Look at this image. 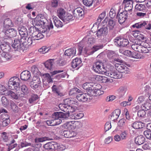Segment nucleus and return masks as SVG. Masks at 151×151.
Here are the masks:
<instances>
[{"label": "nucleus", "instance_id": "obj_10", "mask_svg": "<svg viewBox=\"0 0 151 151\" xmlns=\"http://www.w3.org/2000/svg\"><path fill=\"white\" fill-rule=\"evenodd\" d=\"M127 14L126 11H124L121 12L118 16L117 15V17H118V22L120 24L124 23L128 18Z\"/></svg>", "mask_w": 151, "mask_h": 151}, {"label": "nucleus", "instance_id": "obj_34", "mask_svg": "<svg viewBox=\"0 0 151 151\" xmlns=\"http://www.w3.org/2000/svg\"><path fill=\"white\" fill-rule=\"evenodd\" d=\"M52 76V75L51 76L48 73L45 74L43 75V80L48 83H52L53 80Z\"/></svg>", "mask_w": 151, "mask_h": 151}, {"label": "nucleus", "instance_id": "obj_29", "mask_svg": "<svg viewBox=\"0 0 151 151\" xmlns=\"http://www.w3.org/2000/svg\"><path fill=\"white\" fill-rule=\"evenodd\" d=\"M52 17L55 26L58 28L62 27L63 24L60 20L55 16H53Z\"/></svg>", "mask_w": 151, "mask_h": 151}, {"label": "nucleus", "instance_id": "obj_1", "mask_svg": "<svg viewBox=\"0 0 151 151\" xmlns=\"http://www.w3.org/2000/svg\"><path fill=\"white\" fill-rule=\"evenodd\" d=\"M47 22L46 19L42 15H38L37 16L34 20L33 25H35L38 31H41L42 29L45 27V23Z\"/></svg>", "mask_w": 151, "mask_h": 151}, {"label": "nucleus", "instance_id": "obj_8", "mask_svg": "<svg viewBox=\"0 0 151 151\" xmlns=\"http://www.w3.org/2000/svg\"><path fill=\"white\" fill-rule=\"evenodd\" d=\"M133 1L132 0H124L122 2V5L124 6L125 11L127 12V11L132 10L133 9Z\"/></svg>", "mask_w": 151, "mask_h": 151}, {"label": "nucleus", "instance_id": "obj_31", "mask_svg": "<svg viewBox=\"0 0 151 151\" xmlns=\"http://www.w3.org/2000/svg\"><path fill=\"white\" fill-rule=\"evenodd\" d=\"M54 59H50L47 60L45 63V65L47 69L51 70L54 64Z\"/></svg>", "mask_w": 151, "mask_h": 151}, {"label": "nucleus", "instance_id": "obj_22", "mask_svg": "<svg viewBox=\"0 0 151 151\" xmlns=\"http://www.w3.org/2000/svg\"><path fill=\"white\" fill-rule=\"evenodd\" d=\"M121 113V111L119 109L115 110L111 115V119L112 121L117 119L119 117Z\"/></svg>", "mask_w": 151, "mask_h": 151}, {"label": "nucleus", "instance_id": "obj_15", "mask_svg": "<svg viewBox=\"0 0 151 151\" xmlns=\"http://www.w3.org/2000/svg\"><path fill=\"white\" fill-rule=\"evenodd\" d=\"M108 29L106 26H104L98 30L97 31L96 35L98 37H101L104 35H106L108 32Z\"/></svg>", "mask_w": 151, "mask_h": 151}, {"label": "nucleus", "instance_id": "obj_12", "mask_svg": "<svg viewBox=\"0 0 151 151\" xmlns=\"http://www.w3.org/2000/svg\"><path fill=\"white\" fill-rule=\"evenodd\" d=\"M5 36L8 38H13L16 37L17 35L16 31L13 28L7 29L4 33Z\"/></svg>", "mask_w": 151, "mask_h": 151}, {"label": "nucleus", "instance_id": "obj_51", "mask_svg": "<svg viewBox=\"0 0 151 151\" xmlns=\"http://www.w3.org/2000/svg\"><path fill=\"white\" fill-rule=\"evenodd\" d=\"M50 49V47H46L43 46L39 49L38 51L42 54H44L48 52Z\"/></svg>", "mask_w": 151, "mask_h": 151}, {"label": "nucleus", "instance_id": "obj_59", "mask_svg": "<svg viewBox=\"0 0 151 151\" xmlns=\"http://www.w3.org/2000/svg\"><path fill=\"white\" fill-rule=\"evenodd\" d=\"M94 0H83V4L86 6L89 7L91 6Z\"/></svg>", "mask_w": 151, "mask_h": 151}, {"label": "nucleus", "instance_id": "obj_9", "mask_svg": "<svg viewBox=\"0 0 151 151\" xmlns=\"http://www.w3.org/2000/svg\"><path fill=\"white\" fill-rule=\"evenodd\" d=\"M84 13L83 9L81 7H79L75 9L73 11V14L74 17L76 18L79 19L82 18L84 15Z\"/></svg>", "mask_w": 151, "mask_h": 151}, {"label": "nucleus", "instance_id": "obj_27", "mask_svg": "<svg viewBox=\"0 0 151 151\" xmlns=\"http://www.w3.org/2000/svg\"><path fill=\"white\" fill-rule=\"evenodd\" d=\"M75 19L74 17H73L71 14L66 12L63 18L61 19L63 22H67L72 21Z\"/></svg>", "mask_w": 151, "mask_h": 151}, {"label": "nucleus", "instance_id": "obj_32", "mask_svg": "<svg viewBox=\"0 0 151 151\" xmlns=\"http://www.w3.org/2000/svg\"><path fill=\"white\" fill-rule=\"evenodd\" d=\"M136 11H140L145 12L147 11L146 8L144 5L138 4L135 7Z\"/></svg>", "mask_w": 151, "mask_h": 151}, {"label": "nucleus", "instance_id": "obj_41", "mask_svg": "<svg viewBox=\"0 0 151 151\" xmlns=\"http://www.w3.org/2000/svg\"><path fill=\"white\" fill-rule=\"evenodd\" d=\"M83 87L84 89L86 90L87 91L90 92L92 90L93 86L89 83H86L83 84Z\"/></svg>", "mask_w": 151, "mask_h": 151}, {"label": "nucleus", "instance_id": "obj_18", "mask_svg": "<svg viewBox=\"0 0 151 151\" xmlns=\"http://www.w3.org/2000/svg\"><path fill=\"white\" fill-rule=\"evenodd\" d=\"M62 122L61 119H52L47 120L46 123L48 126H54L59 124Z\"/></svg>", "mask_w": 151, "mask_h": 151}, {"label": "nucleus", "instance_id": "obj_25", "mask_svg": "<svg viewBox=\"0 0 151 151\" xmlns=\"http://www.w3.org/2000/svg\"><path fill=\"white\" fill-rule=\"evenodd\" d=\"M107 54V57L109 59H113L115 61L119 62H121V60L119 59H116L115 58V57L116 55L114 51L111 50H109L108 51Z\"/></svg>", "mask_w": 151, "mask_h": 151}, {"label": "nucleus", "instance_id": "obj_19", "mask_svg": "<svg viewBox=\"0 0 151 151\" xmlns=\"http://www.w3.org/2000/svg\"><path fill=\"white\" fill-rule=\"evenodd\" d=\"M147 21H143L138 23H135L132 25V27L135 28H136L138 29L140 28H143L147 24Z\"/></svg>", "mask_w": 151, "mask_h": 151}, {"label": "nucleus", "instance_id": "obj_60", "mask_svg": "<svg viewBox=\"0 0 151 151\" xmlns=\"http://www.w3.org/2000/svg\"><path fill=\"white\" fill-rule=\"evenodd\" d=\"M52 145H51V148H50V151H53L54 150H57L58 148V144L56 142H52Z\"/></svg>", "mask_w": 151, "mask_h": 151}, {"label": "nucleus", "instance_id": "obj_49", "mask_svg": "<svg viewBox=\"0 0 151 151\" xmlns=\"http://www.w3.org/2000/svg\"><path fill=\"white\" fill-rule=\"evenodd\" d=\"M76 109V108L75 107L68 104L67 107V111H66V112L69 114V116L70 113L75 111Z\"/></svg>", "mask_w": 151, "mask_h": 151}, {"label": "nucleus", "instance_id": "obj_20", "mask_svg": "<svg viewBox=\"0 0 151 151\" xmlns=\"http://www.w3.org/2000/svg\"><path fill=\"white\" fill-rule=\"evenodd\" d=\"M63 134L65 137L70 138L76 136V133L72 131L65 130L63 132Z\"/></svg>", "mask_w": 151, "mask_h": 151}, {"label": "nucleus", "instance_id": "obj_13", "mask_svg": "<svg viewBox=\"0 0 151 151\" xmlns=\"http://www.w3.org/2000/svg\"><path fill=\"white\" fill-rule=\"evenodd\" d=\"M89 97L88 94L82 93L77 95L76 98L78 101L83 103L87 101L89 98Z\"/></svg>", "mask_w": 151, "mask_h": 151}, {"label": "nucleus", "instance_id": "obj_36", "mask_svg": "<svg viewBox=\"0 0 151 151\" xmlns=\"http://www.w3.org/2000/svg\"><path fill=\"white\" fill-rule=\"evenodd\" d=\"M13 26L12 20L9 18H7L4 20V26L5 28H8L11 27Z\"/></svg>", "mask_w": 151, "mask_h": 151}, {"label": "nucleus", "instance_id": "obj_47", "mask_svg": "<svg viewBox=\"0 0 151 151\" xmlns=\"http://www.w3.org/2000/svg\"><path fill=\"white\" fill-rule=\"evenodd\" d=\"M141 108L145 111L148 110L151 108V104L148 102H146L142 105Z\"/></svg>", "mask_w": 151, "mask_h": 151}, {"label": "nucleus", "instance_id": "obj_6", "mask_svg": "<svg viewBox=\"0 0 151 151\" xmlns=\"http://www.w3.org/2000/svg\"><path fill=\"white\" fill-rule=\"evenodd\" d=\"M114 41L116 45L122 47L127 46L129 43L127 38H115Z\"/></svg>", "mask_w": 151, "mask_h": 151}, {"label": "nucleus", "instance_id": "obj_63", "mask_svg": "<svg viewBox=\"0 0 151 151\" xmlns=\"http://www.w3.org/2000/svg\"><path fill=\"white\" fill-rule=\"evenodd\" d=\"M143 134L147 139H151V132L150 130L145 131L144 132Z\"/></svg>", "mask_w": 151, "mask_h": 151}, {"label": "nucleus", "instance_id": "obj_37", "mask_svg": "<svg viewBox=\"0 0 151 151\" xmlns=\"http://www.w3.org/2000/svg\"><path fill=\"white\" fill-rule=\"evenodd\" d=\"M2 139L4 142L10 143L11 138L10 136H8L7 134L5 132H3L2 133Z\"/></svg>", "mask_w": 151, "mask_h": 151}, {"label": "nucleus", "instance_id": "obj_43", "mask_svg": "<svg viewBox=\"0 0 151 151\" xmlns=\"http://www.w3.org/2000/svg\"><path fill=\"white\" fill-rule=\"evenodd\" d=\"M83 40H84L83 42L85 41L84 42V44L88 45L94 43L95 41V38H83Z\"/></svg>", "mask_w": 151, "mask_h": 151}, {"label": "nucleus", "instance_id": "obj_42", "mask_svg": "<svg viewBox=\"0 0 151 151\" xmlns=\"http://www.w3.org/2000/svg\"><path fill=\"white\" fill-rule=\"evenodd\" d=\"M20 47H19L17 50H19L21 52H25L28 50L29 47V46H28V45H24L22 43Z\"/></svg>", "mask_w": 151, "mask_h": 151}, {"label": "nucleus", "instance_id": "obj_2", "mask_svg": "<svg viewBox=\"0 0 151 151\" xmlns=\"http://www.w3.org/2000/svg\"><path fill=\"white\" fill-rule=\"evenodd\" d=\"M105 15L106 14L105 13H102L99 15L97 19V22L93 24V27L91 29V30L92 32L95 33L96 31H97V28L98 29L101 24L104 26L108 20L106 18L102 22H101L102 20L104 18Z\"/></svg>", "mask_w": 151, "mask_h": 151}, {"label": "nucleus", "instance_id": "obj_44", "mask_svg": "<svg viewBox=\"0 0 151 151\" xmlns=\"http://www.w3.org/2000/svg\"><path fill=\"white\" fill-rule=\"evenodd\" d=\"M142 40H143L144 38H141ZM131 40H132V42H133L134 44L137 45H139L143 44V43L144 42V41L140 40L139 38H130Z\"/></svg>", "mask_w": 151, "mask_h": 151}, {"label": "nucleus", "instance_id": "obj_26", "mask_svg": "<svg viewBox=\"0 0 151 151\" xmlns=\"http://www.w3.org/2000/svg\"><path fill=\"white\" fill-rule=\"evenodd\" d=\"M145 124L141 122H135L133 123L132 126L136 129H139L142 128L144 126Z\"/></svg>", "mask_w": 151, "mask_h": 151}, {"label": "nucleus", "instance_id": "obj_35", "mask_svg": "<svg viewBox=\"0 0 151 151\" xmlns=\"http://www.w3.org/2000/svg\"><path fill=\"white\" fill-rule=\"evenodd\" d=\"M66 12L62 8H59L57 10V15L61 19L63 18Z\"/></svg>", "mask_w": 151, "mask_h": 151}, {"label": "nucleus", "instance_id": "obj_24", "mask_svg": "<svg viewBox=\"0 0 151 151\" xmlns=\"http://www.w3.org/2000/svg\"><path fill=\"white\" fill-rule=\"evenodd\" d=\"M76 54V50L75 48L69 49L66 50L64 52L65 55L69 57V58L70 57L74 56Z\"/></svg>", "mask_w": 151, "mask_h": 151}, {"label": "nucleus", "instance_id": "obj_52", "mask_svg": "<svg viewBox=\"0 0 151 151\" xmlns=\"http://www.w3.org/2000/svg\"><path fill=\"white\" fill-rule=\"evenodd\" d=\"M1 101L2 104L4 106H7L9 104V100L5 96L2 97Z\"/></svg>", "mask_w": 151, "mask_h": 151}, {"label": "nucleus", "instance_id": "obj_3", "mask_svg": "<svg viewBox=\"0 0 151 151\" xmlns=\"http://www.w3.org/2000/svg\"><path fill=\"white\" fill-rule=\"evenodd\" d=\"M20 79L18 77L14 76L11 78L8 82L9 88L12 90H17L20 87Z\"/></svg>", "mask_w": 151, "mask_h": 151}, {"label": "nucleus", "instance_id": "obj_45", "mask_svg": "<svg viewBox=\"0 0 151 151\" xmlns=\"http://www.w3.org/2000/svg\"><path fill=\"white\" fill-rule=\"evenodd\" d=\"M8 52H3L1 53V56L4 58V60H8L11 59V55Z\"/></svg>", "mask_w": 151, "mask_h": 151}, {"label": "nucleus", "instance_id": "obj_61", "mask_svg": "<svg viewBox=\"0 0 151 151\" xmlns=\"http://www.w3.org/2000/svg\"><path fill=\"white\" fill-rule=\"evenodd\" d=\"M84 40H82L80 42V43L78 45V54L79 55H81L82 53L83 47L82 44L84 43Z\"/></svg>", "mask_w": 151, "mask_h": 151}, {"label": "nucleus", "instance_id": "obj_39", "mask_svg": "<svg viewBox=\"0 0 151 151\" xmlns=\"http://www.w3.org/2000/svg\"><path fill=\"white\" fill-rule=\"evenodd\" d=\"M116 24V21L112 19H109L107 24V26L109 30L113 29Z\"/></svg>", "mask_w": 151, "mask_h": 151}, {"label": "nucleus", "instance_id": "obj_14", "mask_svg": "<svg viewBox=\"0 0 151 151\" xmlns=\"http://www.w3.org/2000/svg\"><path fill=\"white\" fill-rule=\"evenodd\" d=\"M21 90L22 93L19 95L20 97H24L25 96L27 95L30 92V90L25 85H23L21 87Z\"/></svg>", "mask_w": 151, "mask_h": 151}, {"label": "nucleus", "instance_id": "obj_33", "mask_svg": "<svg viewBox=\"0 0 151 151\" xmlns=\"http://www.w3.org/2000/svg\"><path fill=\"white\" fill-rule=\"evenodd\" d=\"M21 42L24 45L29 46L32 43V38H20Z\"/></svg>", "mask_w": 151, "mask_h": 151}, {"label": "nucleus", "instance_id": "obj_16", "mask_svg": "<svg viewBox=\"0 0 151 151\" xmlns=\"http://www.w3.org/2000/svg\"><path fill=\"white\" fill-rule=\"evenodd\" d=\"M31 75L29 71L27 70L24 71L21 74V79L23 81H27L29 79Z\"/></svg>", "mask_w": 151, "mask_h": 151}, {"label": "nucleus", "instance_id": "obj_5", "mask_svg": "<svg viewBox=\"0 0 151 151\" xmlns=\"http://www.w3.org/2000/svg\"><path fill=\"white\" fill-rule=\"evenodd\" d=\"M104 74L107 76L116 79L120 78L122 76L121 72L113 70H106Z\"/></svg>", "mask_w": 151, "mask_h": 151}, {"label": "nucleus", "instance_id": "obj_28", "mask_svg": "<svg viewBox=\"0 0 151 151\" xmlns=\"http://www.w3.org/2000/svg\"><path fill=\"white\" fill-rule=\"evenodd\" d=\"M118 70V71H120L121 73L124 72L127 74H129L130 72L129 69L125 65L122 64L119 66Z\"/></svg>", "mask_w": 151, "mask_h": 151}, {"label": "nucleus", "instance_id": "obj_62", "mask_svg": "<svg viewBox=\"0 0 151 151\" xmlns=\"http://www.w3.org/2000/svg\"><path fill=\"white\" fill-rule=\"evenodd\" d=\"M103 47V46L102 45H94L93 47L92 48V53H93L97 51L98 50L102 49Z\"/></svg>", "mask_w": 151, "mask_h": 151}, {"label": "nucleus", "instance_id": "obj_30", "mask_svg": "<svg viewBox=\"0 0 151 151\" xmlns=\"http://www.w3.org/2000/svg\"><path fill=\"white\" fill-rule=\"evenodd\" d=\"M145 140V138L142 135L137 136L135 139V142L138 145H141L143 144Z\"/></svg>", "mask_w": 151, "mask_h": 151}, {"label": "nucleus", "instance_id": "obj_23", "mask_svg": "<svg viewBox=\"0 0 151 151\" xmlns=\"http://www.w3.org/2000/svg\"><path fill=\"white\" fill-rule=\"evenodd\" d=\"M127 91V88L126 86H121L117 90L118 93L120 97H123Z\"/></svg>", "mask_w": 151, "mask_h": 151}, {"label": "nucleus", "instance_id": "obj_4", "mask_svg": "<svg viewBox=\"0 0 151 151\" xmlns=\"http://www.w3.org/2000/svg\"><path fill=\"white\" fill-rule=\"evenodd\" d=\"M93 70L96 73L105 74L106 70L103 67V64L100 60L94 63L93 65Z\"/></svg>", "mask_w": 151, "mask_h": 151}, {"label": "nucleus", "instance_id": "obj_40", "mask_svg": "<svg viewBox=\"0 0 151 151\" xmlns=\"http://www.w3.org/2000/svg\"><path fill=\"white\" fill-rule=\"evenodd\" d=\"M76 122L75 121H70L66 122L63 125V127L65 129H71L73 127V124Z\"/></svg>", "mask_w": 151, "mask_h": 151}, {"label": "nucleus", "instance_id": "obj_48", "mask_svg": "<svg viewBox=\"0 0 151 151\" xmlns=\"http://www.w3.org/2000/svg\"><path fill=\"white\" fill-rule=\"evenodd\" d=\"M68 105V104H66L65 103L64 99L63 103L60 104L58 106L59 107L61 110L66 112V111H67V107Z\"/></svg>", "mask_w": 151, "mask_h": 151}, {"label": "nucleus", "instance_id": "obj_56", "mask_svg": "<svg viewBox=\"0 0 151 151\" xmlns=\"http://www.w3.org/2000/svg\"><path fill=\"white\" fill-rule=\"evenodd\" d=\"M30 85L41 84L40 79L37 78H33L32 81L30 83Z\"/></svg>", "mask_w": 151, "mask_h": 151}, {"label": "nucleus", "instance_id": "obj_64", "mask_svg": "<svg viewBox=\"0 0 151 151\" xmlns=\"http://www.w3.org/2000/svg\"><path fill=\"white\" fill-rule=\"evenodd\" d=\"M31 72L34 75H37L38 73V69L35 65L32 66L31 67Z\"/></svg>", "mask_w": 151, "mask_h": 151}, {"label": "nucleus", "instance_id": "obj_21", "mask_svg": "<svg viewBox=\"0 0 151 151\" xmlns=\"http://www.w3.org/2000/svg\"><path fill=\"white\" fill-rule=\"evenodd\" d=\"M95 89H93L90 91V94L92 96H100L104 93V91L100 88H95Z\"/></svg>", "mask_w": 151, "mask_h": 151}, {"label": "nucleus", "instance_id": "obj_53", "mask_svg": "<svg viewBox=\"0 0 151 151\" xmlns=\"http://www.w3.org/2000/svg\"><path fill=\"white\" fill-rule=\"evenodd\" d=\"M65 101L66 104H68L71 106L73 104H76L77 103V101L73 99H65Z\"/></svg>", "mask_w": 151, "mask_h": 151}, {"label": "nucleus", "instance_id": "obj_46", "mask_svg": "<svg viewBox=\"0 0 151 151\" xmlns=\"http://www.w3.org/2000/svg\"><path fill=\"white\" fill-rule=\"evenodd\" d=\"M38 99V96L36 95L33 94L29 99V101L31 104H33L35 103L36 101Z\"/></svg>", "mask_w": 151, "mask_h": 151}, {"label": "nucleus", "instance_id": "obj_50", "mask_svg": "<svg viewBox=\"0 0 151 151\" xmlns=\"http://www.w3.org/2000/svg\"><path fill=\"white\" fill-rule=\"evenodd\" d=\"M131 55L130 57L134 58L141 59L142 57L140 53L135 51L132 52Z\"/></svg>", "mask_w": 151, "mask_h": 151}, {"label": "nucleus", "instance_id": "obj_55", "mask_svg": "<svg viewBox=\"0 0 151 151\" xmlns=\"http://www.w3.org/2000/svg\"><path fill=\"white\" fill-rule=\"evenodd\" d=\"M6 93L7 95L11 96L12 98L15 99H18V96L12 91H8Z\"/></svg>", "mask_w": 151, "mask_h": 151}, {"label": "nucleus", "instance_id": "obj_57", "mask_svg": "<svg viewBox=\"0 0 151 151\" xmlns=\"http://www.w3.org/2000/svg\"><path fill=\"white\" fill-rule=\"evenodd\" d=\"M146 114V112L143 109L139 110L137 112L138 116L141 118H144Z\"/></svg>", "mask_w": 151, "mask_h": 151}, {"label": "nucleus", "instance_id": "obj_38", "mask_svg": "<svg viewBox=\"0 0 151 151\" xmlns=\"http://www.w3.org/2000/svg\"><path fill=\"white\" fill-rule=\"evenodd\" d=\"M21 41H20L19 39L16 38L14 40V42L12 45V46L15 49V50H17L18 49L19 47H20V46L21 45Z\"/></svg>", "mask_w": 151, "mask_h": 151}, {"label": "nucleus", "instance_id": "obj_11", "mask_svg": "<svg viewBox=\"0 0 151 151\" xmlns=\"http://www.w3.org/2000/svg\"><path fill=\"white\" fill-rule=\"evenodd\" d=\"M0 47L3 52H9L11 49L10 46L3 40H0Z\"/></svg>", "mask_w": 151, "mask_h": 151}, {"label": "nucleus", "instance_id": "obj_58", "mask_svg": "<svg viewBox=\"0 0 151 151\" xmlns=\"http://www.w3.org/2000/svg\"><path fill=\"white\" fill-rule=\"evenodd\" d=\"M84 116L83 114L82 113H75L74 116H72V118L75 119H81Z\"/></svg>", "mask_w": 151, "mask_h": 151}, {"label": "nucleus", "instance_id": "obj_54", "mask_svg": "<svg viewBox=\"0 0 151 151\" xmlns=\"http://www.w3.org/2000/svg\"><path fill=\"white\" fill-rule=\"evenodd\" d=\"M10 106L11 109L13 111L15 112L18 111V107L13 101H10Z\"/></svg>", "mask_w": 151, "mask_h": 151}, {"label": "nucleus", "instance_id": "obj_7", "mask_svg": "<svg viewBox=\"0 0 151 151\" xmlns=\"http://www.w3.org/2000/svg\"><path fill=\"white\" fill-rule=\"evenodd\" d=\"M69 114L67 113H64L61 112H56L52 115L53 119H66L69 117Z\"/></svg>", "mask_w": 151, "mask_h": 151}, {"label": "nucleus", "instance_id": "obj_17", "mask_svg": "<svg viewBox=\"0 0 151 151\" xmlns=\"http://www.w3.org/2000/svg\"><path fill=\"white\" fill-rule=\"evenodd\" d=\"M82 65L81 60L78 58H76L73 60L71 63L72 67L73 68L78 67L77 68L78 69Z\"/></svg>", "mask_w": 151, "mask_h": 151}]
</instances>
